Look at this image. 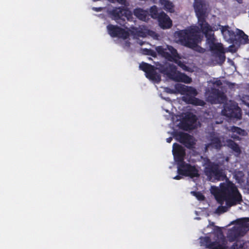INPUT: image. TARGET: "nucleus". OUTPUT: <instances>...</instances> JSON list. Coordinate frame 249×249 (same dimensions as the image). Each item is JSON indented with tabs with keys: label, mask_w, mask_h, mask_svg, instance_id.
<instances>
[{
	"label": "nucleus",
	"mask_w": 249,
	"mask_h": 249,
	"mask_svg": "<svg viewBox=\"0 0 249 249\" xmlns=\"http://www.w3.org/2000/svg\"><path fill=\"white\" fill-rule=\"evenodd\" d=\"M201 246L209 249H227V241L221 229L216 228L209 237L200 238Z\"/></svg>",
	"instance_id": "nucleus-6"
},
{
	"label": "nucleus",
	"mask_w": 249,
	"mask_h": 249,
	"mask_svg": "<svg viewBox=\"0 0 249 249\" xmlns=\"http://www.w3.org/2000/svg\"><path fill=\"white\" fill-rule=\"evenodd\" d=\"M108 34L112 37L117 36L124 39H126L129 36V32L133 36L134 38L137 39V43L142 46L144 44L148 45L145 41L139 39V37H145L147 35H149L153 38L157 39L158 36L154 32L149 31L146 28L143 26L139 28H131L128 30L125 31L117 26L109 25L107 26Z\"/></svg>",
	"instance_id": "nucleus-3"
},
{
	"label": "nucleus",
	"mask_w": 249,
	"mask_h": 249,
	"mask_svg": "<svg viewBox=\"0 0 249 249\" xmlns=\"http://www.w3.org/2000/svg\"><path fill=\"white\" fill-rule=\"evenodd\" d=\"M241 101L243 104L247 105L249 107V95H245L243 96L241 99ZM246 114L248 115L249 116V111L248 112H246Z\"/></svg>",
	"instance_id": "nucleus-26"
},
{
	"label": "nucleus",
	"mask_w": 249,
	"mask_h": 249,
	"mask_svg": "<svg viewBox=\"0 0 249 249\" xmlns=\"http://www.w3.org/2000/svg\"><path fill=\"white\" fill-rule=\"evenodd\" d=\"M210 83H213V84L214 88L215 86L218 87V86H220V85H221V82H220V80H214V79L213 81H211L210 82Z\"/></svg>",
	"instance_id": "nucleus-30"
},
{
	"label": "nucleus",
	"mask_w": 249,
	"mask_h": 249,
	"mask_svg": "<svg viewBox=\"0 0 249 249\" xmlns=\"http://www.w3.org/2000/svg\"><path fill=\"white\" fill-rule=\"evenodd\" d=\"M165 111L167 112H169V110L168 109H165Z\"/></svg>",
	"instance_id": "nucleus-39"
},
{
	"label": "nucleus",
	"mask_w": 249,
	"mask_h": 249,
	"mask_svg": "<svg viewBox=\"0 0 249 249\" xmlns=\"http://www.w3.org/2000/svg\"><path fill=\"white\" fill-rule=\"evenodd\" d=\"M204 166L205 174L210 181L220 180L226 177L223 171L220 169L216 164L211 162L209 160H205Z\"/></svg>",
	"instance_id": "nucleus-10"
},
{
	"label": "nucleus",
	"mask_w": 249,
	"mask_h": 249,
	"mask_svg": "<svg viewBox=\"0 0 249 249\" xmlns=\"http://www.w3.org/2000/svg\"><path fill=\"white\" fill-rule=\"evenodd\" d=\"M124 42H125L124 45V47H129L130 46L129 43H128L126 41H125Z\"/></svg>",
	"instance_id": "nucleus-35"
},
{
	"label": "nucleus",
	"mask_w": 249,
	"mask_h": 249,
	"mask_svg": "<svg viewBox=\"0 0 249 249\" xmlns=\"http://www.w3.org/2000/svg\"><path fill=\"white\" fill-rule=\"evenodd\" d=\"M221 122H222V121H220V122H215V123H216V124H219V123H221Z\"/></svg>",
	"instance_id": "nucleus-38"
},
{
	"label": "nucleus",
	"mask_w": 249,
	"mask_h": 249,
	"mask_svg": "<svg viewBox=\"0 0 249 249\" xmlns=\"http://www.w3.org/2000/svg\"><path fill=\"white\" fill-rule=\"evenodd\" d=\"M235 225L228 231L227 238L231 242L237 240L249 230V218H244L237 220Z\"/></svg>",
	"instance_id": "nucleus-8"
},
{
	"label": "nucleus",
	"mask_w": 249,
	"mask_h": 249,
	"mask_svg": "<svg viewBox=\"0 0 249 249\" xmlns=\"http://www.w3.org/2000/svg\"><path fill=\"white\" fill-rule=\"evenodd\" d=\"M175 160L178 162V172L179 174L191 178L198 177V170L194 166L183 161L185 152L183 148L177 143H174L172 150Z\"/></svg>",
	"instance_id": "nucleus-5"
},
{
	"label": "nucleus",
	"mask_w": 249,
	"mask_h": 249,
	"mask_svg": "<svg viewBox=\"0 0 249 249\" xmlns=\"http://www.w3.org/2000/svg\"><path fill=\"white\" fill-rule=\"evenodd\" d=\"M165 91L168 93H174L173 90L170 89H168L167 88H165Z\"/></svg>",
	"instance_id": "nucleus-31"
},
{
	"label": "nucleus",
	"mask_w": 249,
	"mask_h": 249,
	"mask_svg": "<svg viewBox=\"0 0 249 249\" xmlns=\"http://www.w3.org/2000/svg\"><path fill=\"white\" fill-rule=\"evenodd\" d=\"M168 104L169 105H170V104H170V103H168Z\"/></svg>",
	"instance_id": "nucleus-41"
},
{
	"label": "nucleus",
	"mask_w": 249,
	"mask_h": 249,
	"mask_svg": "<svg viewBox=\"0 0 249 249\" xmlns=\"http://www.w3.org/2000/svg\"><path fill=\"white\" fill-rule=\"evenodd\" d=\"M181 178H182V177L179 175L176 176V177L173 178L174 179H177V180L180 179Z\"/></svg>",
	"instance_id": "nucleus-33"
},
{
	"label": "nucleus",
	"mask_w": 249,
	"mask_h": 249,
	"mask_svg": "<svg viewBox=\"0 0 249 249\" xmlns=\"http://www.w3.org/2000/svg\"><path fill=\"white\" fill-rule=\"evenodd\" d=\"M134 14L141 20L145 21L149 18L148 12L141 8H136L135 9Z\"/></svg>",
	"instance_id": "nucleus-21"
},
{
	"label": "nucleus",
	"mask_w": 249,
	"mask_h": 249,
	"mask_svg": "<svg viewBox=\"0 0 249 249\" xmlns=\"http://www.w3.org/2000/svg\"><path fill=\"white\" fill-rule=\"evenodd\" d=\"M226 161H228V158H227L226 159Z\"/></svg>",
	"instance_id": "nucleus-40"
},
{
	"label": "nucleus",
	"mask_w": 249,
	"mask_h": 249,
	"mask_svg": "<svg viewBox=\"0 0 249 249\" xmlns=\"http://www.w3.org/2000/svg\"><path fill=\"white\" fill-rule=\"evenodd\" d=\"M175 125L186 130L195 128L197 125L196 116L192 113L187 114L182 121L178 119Z\"/></svg>",
	"instance_id": "nucleus-12"
},
{
	"label": "nucleus",
	"mask_w": 249,
	"mask_h": 249,
	"mask_svg": "<svg viewBox=\"0 0 249 249\" xmlns=\"http://www.w3.org/2000/svg\"><path fill=\"white\" fill-rule=\"evenodd\" d=\"M222 146H227L230 147L237 155H239L241 153L240 147L233 141L228 140L225 142L223 138H219L214 135L211 137V142L206 145L205 150H207L210 146L218 149Z\"/></svg>",
	"instance_id": "nucleus-11"
},
{
	"label": "nucleus",
	"mask_w": 249,
	"mask_h": 249,
	"mask_svg": "<svg viewBox=\"0 0 249 249\" xmlns=\"http://www.w3.org/2000/svg\"><path fill=\"white\" fill-rule=\"evenodd\" d=\"M243 176V174L242 172H239V177L241 178Z\"/></svg>",
	"instance_id": "nucleus-36"
},
{
	"label": "nucleus",
	"mask_w": 249,
	"mask_h": 249,
	"mask_svg": "<svg viewBox=\"0 0 249 249\" xmlns=\"http://www.w3.org/2000/svg\"><path fill=\"white\" fill-rule=\"evenodd\" d=\"M108 0L112 3H115V2H117L118 3L120 4L121 5H123L124 6H128L129 5V3L126 0Z\"/></svg>",
	"instance_id": "nucleus-27"
},
{
	"label": "nucleus",
	"mask_w": 249,
	"mask_h": 249,
	"mask_svg": "<svg viewBox=\"0 0 249 249\" xmlns=\"http://www.w3.org/2000/svg\"><path fill=\"white\" fill-rule=\"evenodd\" d=\"M176 89L181 94H184L182 100L187 103L196 106H203L205 103L203 101L195 97L197 94L196 90L191 87H188L181 84L175 85Z\"/></svg>",
	"instance_id": "nucleus-7"
},
{
	"label": "nucleus",
	"mask_w": 249,
	"mask_h": 249,
	"mask_svg": "<svg viewBox=\"0 0 249 249\" xmlns=\"http://www.w3.org/2000/svg\"><path fill=\"white\" fill-rule=\"evenodd\" d=\"M191 194L196 196L198 200H201L204 199V196L202 195L201 193L199 192L196 193L195 192H192Z\"/></svg>",
	"instance_id": "nucleus-28"
},
{
	"label": "nucleus",
	"mask_w": 249,
	"mask_h": 249,
	"mask_svg": "<svg viewBox=\"0 0 249 249\" xmlns=\"http://www.w3.org/2000/svg\"><path fill=\"white\" fill-rule=\"evenodd\" d=\"M140 51L141 53L144 54L151 55L153 56L155 54V53L153 51L147 48L142 49Z\"/></svg>",
	"instance_id": "nucleus-25"
},
{
	"label": "nucleus",
	"mask_w": 249,
	"mask_h": 249,
	"mask_svg": "<svg viewBox=\"0 0 249 249\" xmlns=\"http://www.w3.org/2000/svg\"><path fill=\"white\" fill-rule=\"evenodd\" d=\"M139 68L145 72L146 76L150 80L157 83L160 81V75L155 72L153 67L151 65L142 62L140 64Z\"/></svg>",
	"instance_id": "nucleus-16"
},
{
	"label": "nucleus",
	"mask_w": 249,
	"mask_h": 249,
	"mask_svg": "<svg viewBox=\"0 0 249 249\" xmlns=\"http://www.w3.org/2000/svg\"><path fill=\"white\" fill-rule=\"evenodd\" d=\"M156 50L159 54L169 61L175 62L183 70L189 71L190 68L181 62L177 50L172 46H166L165 47L158 46L156 47Z\"/></svg>",
	"instance_id": "nucleus-9"
},
{
	"label": "nucleus",
	"mask_w": 249,
	"mask_h": 249,
	"mask_svg": "<svg viewBox=\"0 0 249 249\" xmlns=\"http://www.w3.org/2000/svg\"><path fill=\"white\" fill-rule=\"evenodd\" d=\"M172 137H170V138H168L166 139V142L168 143H170L172 141Z\"/></svg>",
	"instance_id": "nucleus-34"
},
{
	"label": "nucleus",
	"mask_w": 249,
	"mask_h": 249,
	"mask_svg": "<svg viewBox=\"0 0 249 249\" xmlns=\"http://www.w3.org/2000/svg\"><path fill=\"white\" fill-rule=\"evenodd\" d=\"M236 35L238 36L240 38V42L242 44H246L249 42L248 36L246 35L242 30L236 29Z\"/></svg>",
	"instance_id": "nucleus-23"
},
{
	"label": "nucleus",
	"mask_w": 249,
	"mask_h": 249,
	"mask_svg": "<svg viewBox=\"0 0 249 249\" xmlns=\"http://www.w3.org/2000/svg\"><path fill=\"white\" fill-rule=\"evenodd\" d=\"M194 9L198 19V25L206 37V43L210 50L214 53V64H221L225 60V51L222 45L218 43L214 37L213 32L220 30L224 38L227 41H231L235 36L236 31L230 30L228 26L219 24L210 26L205 20L207 17L206 5L204 0H195Z\"/></svg>",
	"instance_id": "nucleus-1"
},
{
	"label": "nucleus",
	"mask_w": 249,
	"mask_h": 249,
	"mask_svg": "<svg viewBox=\"0 0 249 249\" xmlns=\"http://www.w3.org/2000/svg\"><path fill=\"white\" fill-rule=\"evenodd\" d=\"M110 17L122 25H124V22L125 19L129 20V17L131 16L129 12L121 7H116L108 11Z\"/></svg>",
	"instance_id": "nucleus-13"
},
{
	"label": "nucleus",
	"mask_w": 249,
	"mask_h": 249,
	"mask_svg": "<svg viewBox=\"0 0 249 249\" xmlns=\"http://www.w3.org/2000/svg\"><path fill=\"white\" fill-rule=\"evenodd\" d=\"M150 15L152 18H158L160 15L158 12V8L156 6H153L151 7L150 10Z\"/></svg>",
	"instance_id": "nucleus-24"
},
{
	"label": "nucleus",
	"mask_w": 249,
	"mask_h": 249,
	"mask_svg": "<svg viewBox=\"0 0 249 249\" xmlns=\"http://www.w3.org/2000/svg\"><path fill=\"white\" fill-rule=\"evenodd\" d=\"M206 96L207 100L213 104L222 103L225 100V96L224 93L214 89H213L212 91H207L206 93Z\"/></svg>",
	"instance_id": "nucleus-17"
},
{
	"label": "nucleus",
	"mask_w": 249,
	"mask_h": 249,
	"mask_svg": "<svg viewBox=\"0 0 249 249\" xmlns=\"http://www.w3.org/2000/svg\"><path fill=\"white\" fill-rule=\"evenodd\" d=\"M238 2H241L242 0H236Z\"/></svg>",
	"instance_id": "nucleus-37"
},
{
	"label": "nucleus",
	"mask_w": 249,
	"mask_h": 249,
	"mask_svg": "<svg viewBox=\"0 0 249 249\" xmlns=\"http://www.w3.org/2000/svg\"><path fill=\"white\" fill-rule=\"evenodd\" d=\"M155 3L160 2L163 8L169 12L174 11L173 3L168 0H153Z\"/></svg>",
	"instance_id": "nucleus-22"
},
{
	"label": "nucleus",
	"mask_w": 249,
	"mask_h": 249,
	"mask_svg": "<svg viewBox=\"0 0 249 249\" xmlns=\"http://www.w3.org/2000/svg\"><path fill=\"white\" fill-rule=\"evenodd\" d=\"M210 191L219 203L226 205L216 209L215 213L218 214L227 212L228 208L240 203L242 201V196L237 187L230 181L221 183L219 188L212 186Z\"/></svg>",
	"instance_id": "nucleus-2"
},
{
	"label": "nucleus",
	"mask_w": 249,
	"mask_h": 249,
	"mask_svg": "<svg viewBox=\"0 0 249 249\" xmlns=\"http://www.w3.org/2000/svg\"><path fill=\"white\" fill-rule=\"evenodd\" d=\"M175 137L177 140L184 143L187 147L191 148L195 143V140L193 137L187 133L181 132H178Z\"/></svg>",
	"instance_id": "nucleus-18"
},
{
	"label": "nucleus",
	"mask_w": 249,
	"mask_h": 249,
	"mask_svg": "<svg viewBox=\"0 0 249 249\" xmlns=\"http://www.w3.org/2000/svg\"><path fill=\"white\" fill-rule=\"evenodd\" d=\"M160 26L163 29L169 28L172 25V21L164 13L160 14L158 18Z\"/></svg>",
	"instance_id": "nucleus-19"
},
{
	"label": "nucleus",
	"mask_w": 249,
	"mask_h": 249,
	"mask_svg": "<svg viewBox=\"0 0 249 249\" xmlns=\"http://www.w3.org/2000/svg\"><path fill=\"white\" fill-rule=\"evenodd\" d=\"M167 74L170 78L176 81L182 82L187 84L190 83L192 81L191 78L178 71L176 67L174 66H170L169 70L167 71Z\"/></svg>",
	"instance_id": "nucleus-14"
},
{
	"label": "nucleus",
	"mask_w": 249,
	"mask_h": 249,
	"mask_svg": "<svg viewBox=\"0 0 249 249\" xmlns=\"http://www.w3.org/2000/svg\"><path fill=\"white\" fill-rule=\"evenodd\" d=\"M230 249H243L241 243L238 242L234 244Z\"/></svg>",
	"instance_id": "nucleus-29"
},
{
	"label": "nucleus",
	"mask_w": 249,
	"mask_h": 249,
	"mask_svg": "<svg viewBox=\"0 0 249 249\" xmlns=\"http://www.w3.org/2000/svg\"><path fill=\"white\" fill-rule=\"evenodd\" d=\"M227 129L229 132L231 133V134H229V135L234 139L239 140L238 135L245 136L246 134V132L244 130L236 126H232L228 127Z\"/></svg>",
	"instance_id": "nucleus-20"
},
{
	"label": "nucleus",
	"mask_w": 249,
	"mask_h": 249,
	"mask_svg": "<svg viewBox=\"0 0 249 249\" xmlns=\"http://www.w3.org/2000/svg\"><path fill=\"white\" fill-rule=\"evenodd\" d=\"M176 36L177 42L200 53L204 52V49L198 45L203 36L197 27L180 31L176 33Z\"/></svg>",
	"instance_id": "nucleus-4"
},
{
	"label": "nucleus",
	"mask_w": 249,
	"mask_h": 249,
	"mask_svg": "<svg viewBox=\"0 0 249 249\" xmlns=\"http://www.w3.org/2000/svg\"><path fill=\"white\" fill-rule=\"evenodd\" d=\"M222 113L223 115L231 118L240 119L241 117L240 108L235 104L231 103L230 104H227L224 107Z\"/></svg>",
	"instance_id": "nucleus-15"
},
{
	"label": "nucleus",
	"mask_w": 249,
	"mask_h": 249,
	"mask_svg": "<svg viewBox=\"0 0 249 249\" xmlns=\"http://www.w3.org/2000/svg\"><path fill=\"white\" fill-rule=\"evenodd\" d=\"M92 9L95 11H97V12H99V11H101V9H102V8L101 7H99V8H95V7H93L92 8Z\"/></svg>",
	"instance_id": "nucleus-32"
}]
</instances>
